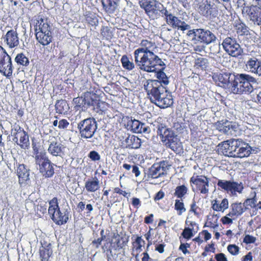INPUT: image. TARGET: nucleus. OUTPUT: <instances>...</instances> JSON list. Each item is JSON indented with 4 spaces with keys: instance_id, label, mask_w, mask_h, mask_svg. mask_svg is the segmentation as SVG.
I'll list each match as a JSON object with an SVG mask.
<instances>
[{
    "instance_id": "nucleus-1",
    "label": "nucleus",
    "mask_w": 261,
    "mask_h": 261,
    "mask_svg": "<svg viewBox=\"0 0 261 261\" xmlns=\"http://www.w3.org/2000/svg\"><path fill=\"white\" fill-rule=\"evenodd\" d=\"M135 62L139 68L147 72H153L156 69L165 68V64L154 52L134 55Z\"/></svg>"
},
{
    "instance_id": "nucleus-2",
    "label": "nucleus",
    "mask_w": 261,
    "mask_h": 261,
    "mask_svg": "<svg viewBox=\"0 0 261 261\" xmlns=\"http://www.w3.org/2000/svg\"><path fill=\"white\" fill-rule=\"evenodd\" d=\"M256 82V79L249 74H238L231 83V91L236 94L250 93L253 90L252 84Z\"/></svg>"
},
{
    "instance_id": "nucleus-3",
    "label": "nucleus",
    "mask_w": 261,
    "mask_h": 261,
    "mask_svg": "<svg viewBox=\"0 0 261 261\" xmlns=\"http://www.w3.org/2000/svg\"><path fill=\"white\" fill-rule=\"evenodd\" d=\"M129 241V236L125 233L120 234L114 233L112 239L106 240L101 246L103 252L106 253L108 260L111 259L113 256L112 249L115 250H120L125 247Z\"/></svg>"
},
{
    "instance_id": "nucleus-4",
    "label": "nucleus",
    "mask_w": 261,
    "mask_h": 261,
    "mask_svg": "<svg viewBox=\"0 0 261 261\" xmlns=\"http://www.w3.org/2000/svg\"><path fill=\"white\" fill-rule=\"evenodd\" d=\"M49 205L48 212L52 220L58 225L66 224L69 220V212L67 210L63 213L61 211L57 198L50 200Z\"/></svg>"
},
{
    "instance_id": "nucleus-5",
    "label": "nucleus",
    "mask_w": 261,
    "mask_h": 261,
    "mask_svg": "<svg viewBox=\"0 0 261 261\" xmlns=\"http://www.w3.org/2000/svg\"><path fill=\"white\" fill-rule=\"evenodd\" d=\"M157 133L166 147L173 151H176L179 147V139L171 129L161 126L158 128Z\"/></svg>"
},
{
    "instance_id": "nucleus-6",
    "label": "nucleus",
    "mask_w": 261,
    "mask_h": 261,
    "mask_svg": "<svg viewBox=\"0 0 261 261\" xmlns=\"http://www.w3.org/2000/svg\"><path fill=\"white\" fill-rule=\"evenodd\" d=\"M187 35L189 39L196 43L197 42L208 44L216 39L215 35L208 30L196 29L189 30Z\"/></svg>"
},
{
    "instance_id": "nucleus-7",
    "label": "nucleus",
    "mask_w": 261,
    "mask_h": 261,
    "mask_svg": "<svg viewBox=\"0 0 261 261\" xmlns=\"http://www.w3.org/2000/svg\"><path fill=\"white\" fill-rule=\"evenodd\" d=\"M143 87L152 103L167 89L159 81L153 80L146 81L143 84Z\"/></svg>"
},
{
    "instance_id": "nucleus-8",
    "label": "nucleus",
    "mask_w": 261,
    "mask_h": 261,
    "mask_svg": "<svg viewBox=\"0 0 261 261\" xmlns=\"http://www.w3.org/2000/svg\"><path fill=\"white\" fill-rule=\"evenodd\" d=\"M160 12L164 16L166 22L173 29H177L182 31L188 30L190 28V25L184 21H181L177 17L169 13L166 7L162 6V9Z\"/></svg>"
},
{
    "instance_id": "nucleus-9",
    "label": "nucleus",
    "mask_w": 261,
    "mask_h": 261,
    "mask_svg": "<svg viewBox=\"0 0 261 261\" xmlns=\"http://www.w3.org/2000/svg\"><path fill=\"white\" fill-rule=\"evenodd\" d=\"M81 138L89 139L93 137L96 129L97 122L93 118L85 119L77 124Z\"/></svg>"
},
{
    "instance_id": "nucleus-10",
    "label": "nucleus",
    "mask_w": 261,
    "mask_h": 261,
    "mask_svg": "<svg viewBox=\"0 0 261 261\" xmlns=\"http://www.w3.org/2000/svg\"><path fill=\"white\" fill-rule=\"evenodd\" d=\"M14 67L11 57L0 45V72L7 77L12 76Z\"/></svg>"
},
{
    "instance_id": "nucleus-11",
    "label": "nucleus",
    "mask_w": 261,
    "mask_h": 261,
    "mask_svg": "<svg viewBox=\"0 0 261 261\" xmlns=\"http://www.w3.org/2000/svg\"><path fill=\"white\" fill-rule=\"evenodd\" d=\"M35 162L39 166L40 172L45 177H50L54 174V164L49 160L46 153L37 156Z\"/></svg>"
},
{
    "instance_id": "nucleus-12",
    "label": "nucleus",
    "mask_w": 261,
    "mask_h": 261,
    "mask_svg": "<svg viewBox=\"0 0 261 261\" xmlns=\"http://www.w3.org/2000/svg\"><path fill=\"white\" fill-rule=\"evenodd\" d=\"M217 186L219 189L231 195H235L237 193H242L243 189V186L241 182L238 183L233 180L219 179Z\"/></svg>"
},
{
    "instance_id": "nucleus-13",
    "label": "nucleus",
    "mask_w": 261,
    "mask_h": 261,
    "mask_svg": "<svg viewBox=\"0 0 261 261\" xmlns=\"http://www.w3.org/2000/svg\"><path fill=\"white\" fill-rule=\"evenodd\" d=\"M240 145V142L238 140L232 139L219 144L218 149L225 156L236 158V152Z\"/></svg>"
},
{
    "instance_id": "nucleus-14",
    "label": "nucleus",
    "mask_w": 261,
    "mask_h": 261,
    "mask_svg": "<svg viewBox=\"0 0 261 261\" xmlns=\"http://www.w3.org/2000/svg\"><path fill=\"white\" fill-rule=\"evenodd\" d=\"M222 45L224 50L232 57H238L242 54L240 45L234 38L226 37L223 40Z\"/></svg>"
},
{
    "instance_id": "nucleus-15",
    "label": "nucleus",
    "mask_w": 261,
    "mask_h": 261,
    "mask_svg": "<svg viewBox=\"0 0 261 261\" xmlns=\"http://www.w3.org/2000/svg\"><path fill=\"white\" fill-rule=\"evenodd\" d=\"M139 4L145 12V13L150 17L154 19V16L157 17L159 16L158 11L160 9L159 6H163L156 0H140Z\"/></svg>"
},
{
    "instance_id": "nucleus-16",
    "label": "nucleus",
    "mask_w": 261,
    "mask_h": 261,
    "mask_svg": "<svg viewBox=\"0 0 261 261\" xmlns=\"http://www.w3.org/2000/svg\"><path fill=\"white\" fill-rule=\"evenodd\" d=\"M234 77L236 75L229 72H215L212 75L213 81L219 86L231 89Z\"/></svg>"
},
{
    "instance_id": "nucleus-17",
    "label": "nucleus",
    "mask_w": 261,
    "mask_h": 261,
    "mask_svg": "<svg viewBox=\"0 0 261 261\" xmlns=\"http://www.w3.org/2000/svg\"><path fill=\"white\" fill-rule=\"evenodd\" d=\"M195 173L190 178V183L192 186H196L197 191H199L201 194H206L208 193L209 189V178L204 175H196Z\"/></svg>"
},
{
    "instance_id": "nucleus-18",
    "label": "nucleus",
    "mask_w": 261,
    "mask_h": 261,
    "mask_svg": "<svg viewBox=\"0 0 261 261\" xmlns=\"http://www.w3.org/2000/svg\"><path fill=\"white\" fill-rule=\"evenodd\" d=\"M242 14L257 25L261 24V8L257 6H245L242 9Z\"/></svg>"
},
{
    "instance_id": "nucleus-19",
    "label": "nucleus",
    "mask_w": 261,
    "mask_h": 261,
    "mask_svg": "<svg viewBox=\"0 0 261 261\" xmlns=\"http://www.w3.org/2000/svg\"><path fill=\"white\" fill-rule=\"evenodd\" d=\"M167 166L168 162L166 161L153 164L147 171V180L158 178L164 175L165 172L167 169Z\"/></svg>"
},
{
    "instance_id": "nucleus-20",
    "label": "nucleus",
    "mask_w": 261,
    "mask_h": 261,
    "mask_svg": "<svg viewBox=\"0 0 261 261\" xmlns=\"http://www.w3.org/2000/svg\"><path fill=\"white\" fill-rule=\"evenodd\" d=\"M153 103L161 109L170 107L173 103V98L171 93L166 89L159 95Z\"/></svg>"
},
{
    "instance_id": "nucleus-21",
    "label": "nucleus",
    "mask_w": 261,
    "mask_h": 261,
    "mask_svg": "<svg viewBox=\"0 0 261 261\" xmlns=\"http://www.w3.org/2000/svg\"><path fill=\"white\" fill-rule=\"evenodd\" d=\"M48 30H51L48 19L43 15H38L34 20L35 33Z\"/></svg>"
},
{
    "instance_id": "nucleus-22",
    "label": "nucleus",
    "mask_w": 261,
    "mask_h": 261,
    "mask_svg": "<svg viewBox=\"0 0 261 261\" xmlns=\"http://www.w3.org/2000/svg\"><path fill=\"white\" fill-rule=\"evenodd\" d=\"M4 42L10 48L17 47L19 44L18 33L16 30L11 29L8 31L4 37Z\"/></svg>"
},
{
    "instance_id": "nucleus-23",
    "label": "nucleus",
    "mask_w": 261,
    "mask_h": 261,
    "mask_svg": "<svg viewBox=\"0 0 261 261\" xmlns=\"http://www.w3.org/2000/svg\"><path fill=\"white\" fill-rule=\"evenodd\" d=\"M198 11L201 15L205 17L214 16L217 12L216 8L207 0H202L199 4Z\"/></svg>"
},
{
    "instance_id": "nucleus-24",
    "label": "nucleus",
    "mask_w": 261,
    "mask_h": 261,
    "mask_svg": "<svg viewBox=\"0 0 261 261\" xmlns=\"http://www.w3.org/2000/svg\"><path fill=\"white\" fill-rule=\"evenodd\" d=\"M140 47L135 50L134 55L153 52L156 48L154 42L147 39H142L140 42Z\"/></svg>"
},
{
    "instance_id": "nucleus-25",
    "label": "nucleus",
    "mask_w": 261,
    "mask_h": 261,
    "mask_svg": "<svg viewBox=\"0 0 261 261\" xmlns=\"http://www.w3.org/2000/svg\"><path fill=\"white\" fill-rule=\"evenodd\" d=\"M128 125H130L131 130L135 133H149L150 128L144 123L136 120H131L128 122Z\"/></svg>"
},
{
    "instance_id": "nucleus-26",
    "label": "nucleus",
    "mask_w": 261,
    "mask_h": 261,
    "mask_svg": "<svg viewBox=\"0 0 261 261\" xmlns=\"http://www.w3.org/2000/svg\"><path fill=\"white\" fill-rule=\"evenodd\" d=\"M246 210V208H245L244 204L241 202H234L231 204L227 216L232 219H236L241 216Z\"/></svg>"
},
{
    "instance_id": "nucleus-27",
    "label": "nucleus",
    "mask_w": 261,
    "mask_h": 261,
    "mask_svg": "<svg viewBox=\"0 0 261 261\" xmlns=\"http://www.w3.org/2000/svg\"><path fill=\"white\" fill-rule=\"evenodd\" d=\"M37 41L43 46H46L51 42L53 36L51 30L35 33Z\"/></svg>"
},
{
    "instance_id": "nucleus-28",
    "label": "nucleus",
    "mask_w": 261,
    "mask_h": 261,
    "mask_svg": "<svg viewBox=\"0 0 261 261\" xmlns=\"http://www.w3.org/2000/svg\"><path fill=\"white\" fill-rule=\"evenodd\" d=\"M65 147L64 145L57 141H53L49 145L48 152L53 156H62L64 154Z\"/></svg>"
},
{
    "instance_id": "nucleus-29",
    "label": "nucleus",
    "mask_w": 261,
    "mask_h": 261,
    "mask_svg": "<svg viewBox=\"0 0 261 261\" xmlns=\"http://www.w3.org/2000/svg\"><path fill=\"white\" fill-rule=\"evenodd\" d=\"M17 175L18 177V181L20 184H25L30 179L29 170L23 164H19L16 169Z\"/></svg>"
},
{
    "instance_id": "nucleus-30",
    "label": "nucleus",
    "mask_w": 261,
    "mask_h": 261,
    "mask_svg": "<svg viewBox=\"0 0 261 261\" xmlns=\"http://www.w3.org/2000/svg\"><path fill=\"white\" fill-rule=\"evenodd\" d=\"M13 140L22 149H25L30 147L29 138L26 132L13 137Z\"/></svg>"
},
{
    "instance_id": "nucleus-31",
    "label": "nucleus",
    "mask_w": 261,
    "mask_h": 261,
    "mask_svg": "<svg viewBox=\"0 0 261 261\" xmlns=\"http://www.w3.org/2000/svg\"><path fill=\"white\" fill-rule=\"evenodd\" d=\"M261 65V60L256 57L248 58L246 62V67L251 73L256 74Z\"/></svg>"
},
{
    "instance_id": "nucleus-32",
    "label": "nucleus",
    "mask_w": 261,
    "mask_h": 261,
    "mask_svg": "<svg viewBox=\"0 0 261 261\" xmlns=\"http://www.w3.org/2000/svg\"><path fill=\"white\" fill-rule=\"evenodd\" d=\"M53 254L50 244L42 245L39 248V255L40 261H50V257Z\"/></svg>"
},
{
    "instance_id": "nucleus-33",
    "label": "nucleus",
    "mask_w": 261,
    "mask_h": 261,
    "mask_svg": "<svg viewBox=\"0 0 261 261\" xmlns=\"http://www.w3.org/2000/svg\"><path fill=\"white\" fill-rule=\"evenodd\" d=\"M85 102L86 107L94 106L97 101L99 100V96L95 93L91 91H87L83 94Z\"/></svg>"
},
{
    "instance_id": "nucleus-34",
    "label": "nucleus",
    "mask_w": 261,
    "mask_h": 261,
    "mask_svg": "<svg viewBox=\"0 0 261 261\" xmlns=\"http://www.w3.org/2000/svg\"><path fill=\"white\" fill-rule=\"evenodd\" d=\"M126 147L129 149H138L141 145V139L134 135H129L125 139Z\"/></svg>"
},
{
    "instance_id": "nucleus-35",
    "label": "nucleus",
    "mask_w": 261,
    "mask_h": 261,
    "mask_svg": "<svg viewBox=\"0 0 261 261\" xmlns=\"http://www.w3.org/2000/svg\"><path fill=\"white\" fill-rule=\"evenodd\" d=\"M211 203L213 210L217 212H223L228 207V201L225 198L221 202L217 199L213 200Z\"/></svg>"
},
{
    "instance_id": "nucleus-36",
    "label": "nucleus",
    "mask_w": 261,
    "mask_h": 261,
    "mask_svg": "<svg viewBox=\"0 0 261 261\" xmlns=\"http://www.w3.org/2000/svg\"><path fill=\"white\" fill-rule=\"evenodd\" d=\"M85 188L88 192H95L100 188L99 181L96 177L88 179L85 182Z\"/></svg>"
},
{
    "instance_id": "nucleus-37",
    "label": "nucleus",
    "mask_w": 261,
    "mask_h": 261,
    "mask_svg": "<svg viewBox=\"0 0 261 261\" xmlns=\"http://www.w3.org/2000/svg\"><path fill=\"white\" fill-rule=\"evenodd\" d=\"M215 126L219 131L227 134L230 133V129H232V125L228 121H225V122L218 121L215 123Z\"/></svg>"
},
{
    "instance_id": "nucleus-38",
    "label": "nucleus",
    "mask_w": 261,
    "mask_h": 261,
    "mask_svg": "<svg viewBox=\"0 0 261 261\" xmlns=\"http://www.w3.org/2000/svg\"><path fill=\"white\" fill-rule=\"evenodd\" d=\"M103 10L108 13L113 14L116 8V3L114 0H101Z\"/></svg>"
},
{
    "instance_id": "nucleus-39",
    "label": "nucleus",
    "mask_w": 261,
    "mask_h": 261,
    "mask_svg": "<svg viewBox=\"0 0 261 261\" xmlns=\"http://www.w3.org/2000/svg\"><path fill=\"white\" fill-rule=\"evenodd\" d=\"M256 193L254 192L253 196L251 198H247L244 202L245 208L247 209H252L253 211H255L256 204L257 202Z\"/></svg>"
},
{
    "instance_id": "nucleus-40",
    "label": "nucleus",
    "mask_w": 261,
    "mask_h": 261,
    "mask_svg": "<svg viewBox=\"0 0 261 261\" xmlns=\"http://www.w3.org/2000/svg\"><path fill=\"white\" fill-rule=\"evenodd\" d=\"M209 62L208 59L205 58L199 57L195 60L194 67L205 70L208 67Z\"/></svg>"
},
{
    "instance_id": "nucleus-41",
    "label": "nucleus",
    "mask_w": 261,
    "mask_h": 261,
    "mask_svg": "<svg viewBox=\"0 0 261 261\" xmlns=\"http://www.w3.org/2000/svg\"><path fill=\"white\" fill-rule=\"evenodd\" d=\"M14 60L17 65L22 67H27L30 64L28 58L22 53L18 54Z\"/></svg>"
},
{
    "instance_id": "nucleus-42",
    "label": "nucleus",
    "mask_w": 261,
    "mask_h": 261,
    "mask_svg": "<svg viewBox=\"0 0 261 261\" xmlns=\"http://www.w3.org/2000/svg\"><path fill=\"white\" fill-rule=\"evenodd\" d=\"M188 188L185 185L178 186L175 189L174 196L177 198L182 199L188 194Z\"/></svg>"
},
{
    "instance_id": "nucleus-43",
    "label": "nucleus",
    "mask_w": 261,
    "mask_h": 261,
    "mask_svg": "<svg viewBox=\"0 0 261 261\" xmlns=\"http://www.w3.org/2000/svg\"><path fill=\"white\" fill-rule=\"evenodd\" d=\"M245 146H240L238 148L236 152V158H243L244 157L248 156L251 153V148L248 145H245Z\"/></svg>"
},
{
    "instance_id": "nucleus-44",
    "label": "nucleus",
    "mask_w": 261,
    "mask_h": 261,
    "mask_svg": "<svg viewBox=\"0 0 261 261\" xmlns=\"http://www.w3.org/2000/svg\"><path fill=\"white\" fill-rule=\"evenodd\" d=\"M86 22L90 26H96L98 23V19L94 13L88 12L85 15Z\"/></svg>"
},
{
    "instance_id": "nucleus-45",
    "label": "nucleus",
    "mask_w": 261,
    "mask_h": 261,
    "mask_svg": "<svg viewBox=\"0 0 261 261\" xmlns=\"http://www.w3.org/2000/svg\"><path fill=\"white\" fill-rule=\"evenodd\" d=\"M234 27L236 30L237 33L238 35L244 36L247 35L249 34V30L248 27H247L245 23L242 22H237L236 24Z\"/></svg>"
},
{
    "instance_id": "nucleus-46",
    "label": "nucleus",
    "mask_w": 261,
    "mask_h": 261,
    "mask_svg": "<svg viewBox=\"0 0 261 261\" xmlns=\"http://www.w3.org/2000/svg\"><path fill=\"white\" fill-rule=\"evenodd\" d=\"M96 103H97L94 105L93 106V108L97 113L100 114L105 113L109 107V105L105 101H101L100 100V98H99V100L97 101Z\"/></svg>"
},
{
    "instance_id": "nucleus-47",
    "label": "nucleus",
    "mask_w": 261,
    "mask_h": 261,
    "mask_svg": "<svg viewBox=\"0 0 261 261\" xmlns=\"http://www.w3.org/2000/svg\"><path fill=\"white\" fill-rule=\"evenodd\" d=\"M163 67L162 66L160 67V69H156L155 71L156 72V77L161 84L163 83L165 85H167L169 83L168 77L166 75V73L163 71L165 68H162Z\"/></svg>"
},
{
    "instance_id": "nucleus-48",
    "label": "nucleus",
    "mask_w": 261,
    "mask_h": 261,
    "mask_svg": "<svg viewBox=\"0 0 261 261\" xmlns=\"http://www.w3.org/2000/svg\"><path fill=\"white\" fill-rule=\"evenodd\" d=\"M145 244V241L142 238L141 236H137L135 240L132 242L133 248L136 251L140 252L142 251V247Z\"/></svg>"
},
{
    "instance_id": "nucleus-49",
    "label": "nucleus",
    "mask_w": 261,
    "mask_h": 261,
    "mask_svg": "<svg viewBox=\"0 0 261 261\" xmlns=\"http://www.w3.org/2000/svg\"><path fill=\"white\" fill-rule=\"evenodd\" d=\"M67 108L66 101L63 100L58 101L55 105L56 112L59 114H65L67 112Z\"/></svg>"
},
{
    "instance_id": "nucleus-50",
    "label": "nucleus",
    "mask_w": 261,
    "mask_h": 261,
    "mask_svg": "<svg viewBox=\"0 0 261 261\" xmlns=\"http://www.w3.org/2000/svg\"><path fill=\"white\" fill-rule=\"evenodd\" d=\"M100 34L102 39L110 40L112 38L113 34L110 28L107 26H102L100 30Z\"/></svg>"
},
{
    "instance_id": "nucleus-51",
    "label": "nucleus",
    "mask_w": 261,
    "mask_h": 261,
    "mask_svg": "<svg viewBox=\"0 0 261 261\" xmlns=\"http://www.w3.org/2000/svg\"><path fill=\"white\" fill-rule=\"evenodd\" d=\"M121 62L122 67L128 70H131L135 67L134 64L130 62L126 55H123L121 57Z\"/></svg>"
},
{
    "instance_id": "nucleus-52",
    "label": "nucleus",
    "mask_w": 261,
    "mask_h": 261,
    "mask_svg": "<svg viewBox=\"0 0 261 261\" xmlns=\"http://www.w3.org/2000/svg\"><path fill=\"white\" fill-rule=\"evenodd\" d=\"M218 217L217 215H213L210 218H208L205 222L204 227H208L212 228H215L218 226Z\"/></svg>"
},
{
    "instance_id": "nucleus-53",
    "label": "nucleus",
    "mask_w": 261,
    "mask_h": 261,
    "mask_svg": "<svg viewBox=\"0 0 261 261\" xmlns=\"http://www.w3.org/2000/svg\"><path fill=\"white\" fill-rule=\"evenodd\" d=\"M100 234L101 237L98 238L97 239L92 241L91 243V244L96 248H98L99 247L102 241H105V242H106V240H108V242L109 240V238H106V236L105 234V231L103 229H101L100 230Z\"/></svg>"
},
{
    "instance_id": "nucleus-54",
    "label": "nucleus",
    "mask_w": 261,
    "mask_h": 261,
    "mask_svg": "<svg viewBox=\"0 0 261 261\" xmlns=\"http://www.w3.org/2000/svg\"><path fill=\"white\" fill-rule=\"evenodd\" d=\"M122 167L127 171H128L132 168V173L134 174L136 177H138L141 174L138 166L135 164L133 165H130L127 163H124Z\"/></svg>"
},
{
    "instance_id": "nucleus-55",
    "label": "nucleus",
    "mask_w": 261,
    "mask_h": 261,
    "mask_svg": "<svg viewBox=\"0 0 261 261\" xmlns=\"http://www.w3.org/2000/svg\"><path fill=\"white\" fill-rule=\"evenodd\" d=\"M174 208L178 212V215H181L186 211L182 199H176L175 201Z\"/></svg>"
},
{
    "instance_id": "nucleus-56",
    "label": "nucleus",
    "mask_w": 261,
    "mask_h": 261,
    "mask_svg": "<svg viewBox=\"0 0 261 261\" xmlns=\"http://www.w3.org/2000/svg\"><path fill=\"white\" fill-rule=\"evenodd\" d=\"M73 102L75 105V108L77 110L86 107L84 97H77L74 98L73 99Z\"/></svg>"
},
{
    "instance_id": "nucleus-57",
    "label": "nucleus",
    "mask_w": 261,
    "mask_h": 261,
    "mask_svg": "<svg viewBox=\"0 0 261 261\" xmlns=\"http://www.w3.org/2000/svg\"><path fill=\"white\" fill-rule=\"evenodd\" d=\"M11 132L12 136L15 137L16 136H18V134L25 132V131L19 125L15 124L13 127L11 129Z\"/></svg>"
},
{
    "instance_id": "nucleus-58",
    "label": "nucleus",
    "mask_w": 261,
    "mask_h": 261,
    "mask_svg": "<svg viewBox=\"0 0 261 261\" xmlns=\"http://www.w3.org/2000/svg\"><path fill=\"white\" fill-rule=\"evenodd\" d=\"M193 231L194 229L193 228L185 227L181 233V235L185 239L189 240L194 236Z\"/></svg>"
},
{
    "instance_id": "nucleus-59",
    "label": "nucleus",
    "mask_w": 261,
    "mask_h": 261,
    "mask_svg": "<svg viewBox=\"0 0 261 261\" xmlns=\"http://www.w3.org/2000/svg\"><path fill=\"white\" fill-rule=\"evenodd\" d=\"M40 145L39 143L32 142V148L33 153L35 155V159L36 160L37 156H39L43 153H46L45 151L39 152Z\"/></svg>"
},
{
    "instance_id": "nucleus-60",
    "label": "nucleus",
    "mask_w": 261,
    "mask_h": 261,
    "mask_svg": "<svg viewBox=\"0 0 261 261\" xmlns=\"http://www.w3.org/2000/svg\"><path fill=\"white\" fill-rule=\"evenodd\" d=\"M152 239L149 240L147 241V244L146 246V251L142 253L143 257L142 258V261H150L151 260V258L149 257L147 251L148 250L149 247L152 245Z\"/></svg>"
},
{
    "instance_id": "nucleus-61",
    "label": "nucleus",
    "mask_w": 261,
    "mask_h": 261,
    "mask_svg": "<svg viewBox=\"0 0 261 261\" xmlns=\"http://www.w3.org/2000/svg\"><path fill=\"white\" fill-rule=\"evenodd\" d=\"M228 252L233 255H236L239 254L240 248L235 244H230L227 246Z\"/></svg>"
},
{
    "instance_id": "nucleus-62",
    "label": "nucleus",
    "mask_w": 261,
    "mask_h": 261,
    "mask_svg": "<svg viewBox=\"0 0 261 261\" xmlns=\"http://www.w3.org/2000/svg\"><path fill=\"white\" fill-rule=\"evenodd\" d=\"M88 156L92 161L96 162L100 160V154L95 150L91 151Z\"/></svg>"
},
{
    "instance_id": "nucleus-63",
    "label": "nucleus",
    "mask_w": 261,
    "mask_h": 261,
    "mask_svg": "<svg viewBox=\"0 0 261 261\" xmlns=\"http://www.w3.org/2000/svg\"><path fill=\"white\" fill-rule=\"evenodd\" d=\"M256 241V237L250 234H246L243 239V242L246 244H253Z\"/></svg>"
},
{
    "instance_id": "nucleus-64",
    "label": "nucleus",
    "mask_w": 261,
    "mask_h": 261,
    "mask_svg": "<svg viewBox=\"0 0 261 261\" xmlns=\"http://www.w3.org/2000/svg\"><path fill=\"white\" fill-rule=\"evenodd\" d=\"M69 122L65 119H62L59 121L58 128L59 129H66L69 126Z\"/></svg>"
}]
</instances>
